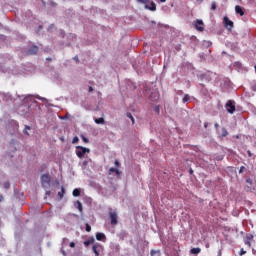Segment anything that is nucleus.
<instances>
[{
	"mask_svg": "<svg viewBox=\"0 0 256 256\" xmlns=\"http://www.w3.org/2000/svg\"><path fill=\"white\" fill-rule=\"evenodd\" d=\"M139 3H143L145 5V9H148L149 11H157V5L155 2L151 0H137Z\"/></svg>",
	"mask_w": 256,
	"mask_h": 256,
	"instance_id": "f257e3e1",
	"label": "nucleus"
},
{
	"mask_svg": "<svg viewBox=\"0 0 256 256\" xmlns=\"http://www.w3.org/2000/svg\"><path fill=\"white\" fill-rule=\"evenodd\" d=\"M77 157H79V159H83V157H85L86 153H91V150L89 148H85L83 146H76V151H75Z\"/></svg>",
	"mask_w": 256,
	"mask_h": 256,
	"instance_id": "f03ea898",
	"label": "nucleus"
},
{
	"mask_svg": "<svg viewBox=\"0 0 256 256\" xmlns=\"http://www.w3.org/2000/svg\"><path fill=\"white\" fill-rule=\"evenodd\" d=\"M225 108L227 110L228 113H230L231 115H233V113H235V102L232 100H228Z\"/></svg>",
	"mask_w": 256,
	"mask_h": 256,
	"instance_id": "7ed1b4c3",
	"label": "nucleus"
},
{
	"mask_svg": "<svg viewBox=\"0 0 256 256\" xmlns=\"http://www.w3.org/2000/svg\"><path fill=\"white\" fill-rule=\"evenodd\" d=\"M92 250H93V253L95 254V256H99V253H101V251H103V246L99 243H96L93 245Z\"/></svg>",
	"mask_w": 256,
	"mask_h": 256,
	"instance_id": "20e7f679",
	"label": "nucleus"
},
{
	"mask_svg": "<svg viewBox=\"0 0 256 256\" xmlns=\"http://www.w3.org/2000/svg\"><path fill=\"white\" fill-rule=\"evenodd\" d=\"M224 27H226V29H228L229 31L233 29V21L229 20L227 16L224 17Z\"/></svg>",
	"mask_w": 256,
	"mask_h": 256,
	"instance_id": "39448f33",
	"label": "nucleus"
},
{
	"mask_svg": "<svg viewBox=\"0 0 256 256\" xmlns=\"http://www.w3.org/2000/svg\"><path fill=\"white\" fill-rule=\"evenodd\" d=\"M42 185H49L51 183V176L49 174H44L41 177Z\"/></svg>",
	"mask_w": 256,
	"mask_h": 256,
	"instance_id": "423d86ee",
	"label": "nucleus"
},
{
	"mask_svg": "<svg viewBox=\"0 0 256 256\" xmlns=\"http://www.w3.org/2000/svg\"><path fill=\"white\" fill-rule=\"evenodd\" d=\"M109 217L111 219V225H117V223H119L117 220V212H110Z\"/></svg>",
	"mask_w": 256,
	"mask_h": 256,
	"instance_id": "0eeeda50",
	"label": "nucleus"
},
{
	"mask_svg": "<svg viewBox=\"0 0 256 256\" xmlns=\"http://www.w3.org/2000/svg\"><path fill=\"white\" fill-rule=\"evenodd\" d=\"M39 52V47L36 45H33L32 47L29 48V50L27 51V55H37V53Z\"/></svg>",
	"mask_w": 256,
	"mask_h": 256,
	"instance_id": "6e6552de",
	"label": "nucleus"
},
{
	"mask_svg": "<svg viewBox=\"0 0 256 256\" xmlns=\"http://www.w3.org/2000/svg\"><path fill=\"white\" fill-rule=\"evenodd\" d=\"M254 236L253 234H246L245 238H244V243L248 246L251 247V241H253Z\"/></svg>",
	"mask_w": 256,
	"mask_h": 256,
	"instance_id": "1a4fd4ad",
	"label": "nucleus"
},
{
	"mask_svg": "<svg viewBox=\"0 0 256 256\" xmlns=\"http://www.w3.org/2000/svg\"><path fill=\"white\" fill-rule=\"evenodd\" d=\"M203 20H196V22H195V29L197 30V31H204L205 30V28L203 27Z\"/></svg>",
	"mask_w": 256,
	"mask_h": 256,
	"instance_id": "9d476101",
	"label": "nucleus"
},
{
	"mask_svg": "<svg viewBox=\"0 0 256 256\" xmlns=\"http://www.w3.org/2000/svg\"><path fill=\"white\" fill-rule=\"evenodd\" d=\"M235 12L240 15L241 17H243V15H245V12L243 11V8H241V6L237 5L235 6Z\"/></svg>",
	"mask_w": 256,
	"mask_h": 256,
	"instance_id": "9b49d317",
	"label": "nucleus"
},
{
	"mask_svg": "<svg viewBox=\"0 0 256 256\" xmlns=\"http://www.w3.org/2000/svg\"><path fill=\"white\" fill-rule=\"evenodd\" d=\"M96 239H97V241H105L106 236L103 233L98 232V233H96Z\"/></svg>",
	"mask_w": 256,
	"mask_h": 256,
	"instance_id": "f8f14e48",
	"label": "nucleus"
},
{
	"mask_svg": "<svg viewBox=\"0 0 256 256\" xmlns=\"http://www.w3.org/2000/svg\"><path fill=\"white\" fill-rule=\"evenodd\" d=\"M190 253H192V255H199V253H201V248H192Z\"/></svg>",
	"mask_w": 256,
	"mask_h": 256,
	"instance_id": "ddd939ff",
	"label": "nucleus"
},
{
	"mask_svg": "<svg viewBox=\"0 0 256 256\" xmlns=\"http://www.w3.org/2000/svg\"><path fill=\"white\" fill-rule=\"evenodd\" d=\"M73 197H79L81 195V190L79 188H75L72 192Z\"/></svg>",
	"mask_w": 256,
	"mask_h": 256,
	"instance_id": "4468645a",
	"label": "nucleus"
},
{
	"mask_svg": "<svg viewBox=\"0 0 256 256\" xmlns=\"http://www.w3.org/2000/svg\"><path fill=\"white\" fill-rule=\"evenodd\" d=\"M109 173H115L116 175H121V172L119 171V169L114 167L109 169Z\"/></svg>",
	"mask_w": 256,
	"mask_h": 256,
	"instance_id": "2eb2a0df",
	"label": "nucleus"
},
{
	"mask_svg": "<svg viewBox=\"0 0 256 256\" xmlns=\"http://www.w3.org/2000/svg\"><path fill=\"white\" fill-rule=\"evenodd\" d=\"M58 197H60V199H63V197H65V187H61V191L58 192Z\"/></svg>",
	"mask_w": 256,
	"mask_h": 256,
	"instance_id": "dca6fc26",
	"label": "nucleus"
},
{
	"mask_svg": "<svg viewBox=\"0 0 256 256\" xmlns=\"http://www.w3.org/2000/svg\"><path fill=\"white\" fill-rule=\"evenodd\" d=\"M95 123L97 125H103V124H105V119H103V118H96L95 119Z\"/></svg>",
	"mask_w": 256,
	"mask_h": 256,
	"instance_id": "f3484780",
	"label": "nucleus"
},
{
	"mask_svg": "<svg viewBox=\"0 0 256 256\" xmlns=\"http://www.w3.org/2000/svg\"><path fill=\"white\" fill-rule=\"evenodd\" d=\"M77 204V209L79 210L80 213H83V204L81 201H76Z\"/></svg>",
	"mask_w": 256,
	"mask_h": 256,
	"instance_id": "a211bd4d",
	"label": "nucleus"
},
{
	"mask_svg": "<svg viewBox=\"0 0 256 256\" xmlns=\"http://www.w3.org/2000/svg\"><path fill=\"white\" fill-rule=\"evenodd\" d=\"M126 117H128V119H131L132 125H135V118L133 117V114H131V112H128L126 114Z\"/></svg>",
	"mask_w": 256,
	"mask_h": 256,
	"instance_id": "6ab92c4d",
	"label": "nucleus"
},
{
	"mask_svg": "<svg viewBox=\"0 0 256 256\" xmlns=\"http://www.w3.org/2000/svg\"><path fill=\"white\" fill-rule=\"evenodd\" d=\"M94 241H95V239H90V240H86L85 242H84V245H85V247H89V245H91V243H94Z\"/></svg>",
	"mask_w": 256,
	"mask_h": 256,
	"instance_id": "aec40b11",
	"label": "nucleus"
},
{
	"mask_svg": "<svg viewBox=\"0 0 256 256\" xmlns=\"http://www.w3.org/2000/svg\"><path fill=\"white\" fill-rule=\"evenodd\" d=\"M227 135H229V132L227 131V129L226 128H222L221 137H227Z\"/></svg>",
	"mask_w": 256,
	"mask_h": 256,
	"instance_id": "412c9836",
	"label": "nucleus"
},
{
	"mask_svg": "<svg viewBox=\"0 0 256 256\" xmlns=\"http://www.w3.org/2000/svg\"><path fill=\"white\" fill-rule=\"evenodd\" d=\"M190 99H191V97H189V94H186V95L183 97L182 102H183V103H187Z\"/></svg>",
	"mask_w": 256,
	"mask_h": 256,
	"instance_id": "4be33fe9",
	"label": "nucleus"
},
{
	"mask_svg": "<svg viewBox=\"0 0 256 256\" xmlns=\"http://www.w3.org/2000/svg\"><path fill=\"white\" fill-rule=\"evenodd\" d=\"M3 187L4 189H9V187H11V183H9V181H6L3 183Z\"/></svg>",
	"mask_w": 256,
	"mask_h": 256,
	"instance_id": "5701e85b",
	"label": "nucleus"
},
{
	"mask_svg": "<svg viewBox=\"0 0 256 256\" xmlns=\"http://www.w3.org/2000/svg\"><path fill=\"white\" fill-rule=\"evenodd\" d=\"M211 9L212 11H215V9H217V2H212Z\"/></svg>",
	"mask_w": 256,
	"mask_h": 256,
	"instance_id": "b1692460",
	"label": "nucleus"
},
{
	"mask_svg": "<svg viewBox=\"0 0 256 256\" xmlns=\"http://www.w3.org/2000/svg\"><path fill=\"white\" fill-rule=\"evenodd\" d=\"M81 139L84 141V143H89V139L87 137L81 135Z\"/></svg>",
	"mask_w": 256,
	"mask_h": 256,
	"instance_id": "393cba45",
	"label": "nucleus"
},
{
	"mask_svg": "<svg viewBox=\"0 0 256 256\" xmlns=\"http://www.w3.org/2000/svg\"><path fill=\"white\" fill-rule=\"evenodd\" d=\"M72 143L75 144V143H79V137H74L73 140H72Z\"/></svg>",
	"mask_w": 256,
	"mask_h": 256,
	"instance_id": "a878e982",
	"label": "nucleus"
},
{
	"mask_svg": "<svg viewBox=\"0 0 256 256\" xmlns=\"http://www.w3.org/2000/svg\"><path fill=\"white\" fill-rule=\"evenodd\" d=\"M86 231L87 233H91V225L86 224Z\"/></svg>",
	"mask_w": 256,
	"mask_h": 256,
	"instance_id": "bb28decb",
	"label": "nucleus"
},
{
	"mask_svg": "<svg viewBox=\"0 0 256 256\" xmlns=\"http://www.w3.org/2000/svg\"><path fill=\"white\" fill-rule=\"evenodd\" d=\"M246 253H247V251H245V249L242 248V249L240 250L239 255H240V256H243V255H245Z\"/></svg>",
	"mask_w": 256,
	"mask_h": 256,
	"instance_id": "cd10ccee",
	"label": "nucleus"
},
{
	"mask_svg": "<svg viewBox=\"0 0 256 256\" xmlns=\"http://www.w3.org/2000/svg\"><path fill=\"white\" fill-rule=\"evenodd\" d=\"M246 183L249 185H253V180L251 178L246 179Z\"/></svg>",
	"mask_w": 256,
	"mask_h": 256,
	"instance_id": "c85d7f7f",
	"label": "nucleus"
},
{
	"mask_svg": "<svg viewBox=\"0 0 256 256\" xmlns=\"http://www.w3.org/2000/svg\"><path fill=\"white\" fill-rule=\"evenodd\" d=\"M244 171H245V166H241L240 170H239V173H243Z\"/></svg>",
	"mask_w": 256,
	"mask_h": 256,
	"instance_id": "c756f323",
	"label": "nucleus"
},
{
	"mask_svg": "<svg viewBox=\"0 0 256 256\" xmlns=\"http://www.w3.org/2000/svg\"><path fill=\"white\" fill-rule=\"evenodd\" d=\"M114 164L116 167H120V165H121V163H119L118 160H115Z\"/></svg>",
	"mask_w": 256,
	"mask_h": 256,
	"instance_id": "7c9ffc66",
	"label": "nucleus"
},
{
	"mask_svg": "<svg viewBox=\"0 0 256 256\" xmlns=\"http://www.w3.org/2000/svg\"><path fill=\"white\" fill-rule=\"evenodd\" d=\"M70 247L72 248V249H74V247H75V242H70Z\"/></svg>",
	"mask_w": 256,
	"mask_h": 256,
	"instance_id": "2f4dec72",
	"label": "nucleus"
},
{
	"mask_svg": "<svg viewBox=\"0 0 256 256\" xmlns=\"http://www.w3.org/2000/svg\"><path fill=\"white\" fill-rule=\"evenodd\" d=\"M61 253H62L63 256H67V252H65V250L62 249Z\"/></svg>",
	"mask_w": 256,
	"mask_h": 256,
	"instance_id": "473e14b6",
	"label": "nucleus"
},
{
	"mask_svg": "<svg viewBox=\"0 0 256 256\" xmlns=\"http://www.w3.org/2000/svg\"><path fill=\"white\" fill-rule=\"evenodd\" d=\"M207 127H209V123H208V122H205V123H204V128L207 129Z\"/></svg>",
	"mask_w": 256,
	"mask_h": 256,
	"instance_id": "72a5a7b5",
	"label": "nucleus"
},
{
	"mask_svg": "<svg viewBox=\"0 0 256 256\" xmlns=\"http://www.w3.org/2000/svg\"><path fill=\"white\" fill-rule=\"evenodd\" d=\"M214 126H215V129H219V123L216 122V123L214 124Z\"/></svg>",
	"mask_w": 256,
	"mask_h": 256,
	"instance_id": "f704fd0d",
	"label": "nucleus"
},
{
	"mask_svg": "<svg viewBox=\"0 0 256 256\" xmlns=\"http://www.w3.org/2000/svg\"><path fill=\"white\" fill-rule=\"evenodd\" d=\"M89 93H93V87L92 86L89 87Z\"/></svg>",
	"mask_w": 256,
	"mask_h": 256,
	"instance_id": "c9c22d12",
	"label": "nucleus"
},
{
	"mask_svg": "<svg viewBox=\"0 0 256 256\" xmlns=\"http://www.w3.org/2000/svg\"><path fill=\"white\" fill-rule=\"evenodd\" d=\"M154 95H156V98H154V101H157L159 99V95L157 94H154Z\"/></svg>",
	"mask_w": 256,
	"mask_h": 256,
	"instance_id": "e433bc0d",
	"label": "nucleus"
},
{
	"mask_svg": "<svg viewBox=\"0 0 256 256\" xmlns=\"http://www.w3.org/2000/svg\"><path fill=\"white\" fill-rule=\"evenodd\" d=\"M247 153H248V156H249V157L252 156L251 151L248 150Z\"/></svg>",
	"mask_w": 256,
	"mask_h": 256,
	"instance_id": "4c0bfd02",
	"label": "nucleus"
},
{
	"mask_svg": "<svg viewBox=\"0 0 256 256\" xmlns=\"http://www.w3.org/2000/svg\"><path fill=\"white\" fill-rule=\"evenodd\" d=\"M189 173L190 175H193V169H190Z\"/></svg>",
	"mask_w": 256,
	"mask_h": 256,
	"instance_id": "58836bf2",
	"label": "nucleus"
},
{
	"mask_svg": "<svg viewBox=\"0 0 256 256\" xmlns=\"http://www.w3.org/2000/svg\"><path fill=\"white\" fill-rule=\"evenodd\" d=\"M165 1H167V0H160V3H165Z\"/></svg>",
	"mask_w": 256,
	"mask_h": 256,
	"instance_id": "ea45409f",
	"label": "nucleus"
},
{
	"mask_svg": "<svg viewBox=\"0 0 256 256\" xmlns=\"http://www.w3.org/2000/svg\"><path fill=\"white\" fill-rule=\"evenodd\" d=\"M52 59L51 58H46V61H51Z\"/></svg>",
	"mask_w": 256,
	"mask_h": 256,
	"instance_id": "a19ab883",
	"label": "nucleus"
},
{
	"mask_svg": "<svg viewBox=\"0 0 256 256\" xmlns=\"http://www.w3.org/2000/svg\"><path fill=\"white\" fill-rule=\"evenodd\" d=\"M157 113H159V108H156Z\"/></svg>",
	"mask_w": 256,
	"mask_h": 256,
	"instance_id": "79ce46f5",
	"label": "nucleus"
},
{
	"mask_svg": "<svg viewBox=\"0 0 256 256\" xmlns=\"http://www.w3.org/2000/svg\"><path fill=\"white\" fill-rule=\"evenodd\" d=\"M26 129H31V127H29V126H26Z\"/></svg>",
	"mask_w": 256,
	"mask_h": 256,
	"instance_id": "37998d69",
	"label": "nucleus"
},
{
	"mask_svg": "<svg viewBox=\"0 0 256 256\" xmlns=\"http://www.w3.org/2000/svg\"><path fill=\"white\" fill-rule=\"evenodd\" d=\"M84 165H87V162H83Z\"/></svg>",
	"mask_w": 256,
	"mask_h": 256,
	"instance_id": "c03bdc74",
	"label": "nucleus"
},
{
	"mask_svg": "<svg viewBox=\"0 0 256 256\" xmlns=\"http://www.w3.org/2000/svg\"><path fill=\"white\" fill-rule=\"evenodd\" d=\"M26 135H28L27 131L24 132Z\"/></svg>",
	"mask_w": 256,
	"mask_h": 256,
	"instance_id": "a18cd8bd",
	"label": "nucleus"
}]
</instances>
